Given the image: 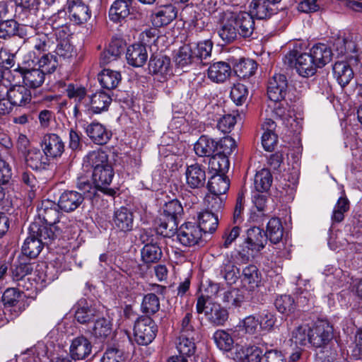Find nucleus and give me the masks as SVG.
Listing matches in <instances>:
<instances>
[{"instance_id": "nucleus-14", "label": "nucleus", "mask_w": 362, "mask_h": 362, "mask_svg": "<svg viewBox=\"0 0 362 362\" xmlns=\"http://www.w3.org/2000/svg\"><path fill=\"white\" fill-rule=\"evenodd\" d=\"M47 355L46 345L39 342L24 354L23 358L25 362H46V360L48 359ZM49 362H73V361L66 355L52 358Z\"/></svg>"}, {"instance_id": "nucleus-40", "label": "nucleus", "mask_w": 362, "mask_h": 362, "mask_svg": "<svg viewBox=\"0 0 362 362\" xmlns=\"http://www.w3.org/2000/svg\"><path fill=\"white\" fill-rule=\"evenodd\" d=\"M230 332L232 329H218L214 332L213 338L216 346L220 350L229 351L233 347L234 341Z\"/></svg>"}, {"instance_id": "nucleus-7", "label": "nucleus", "mask_w": 362, "mask_h": 362, "mask_svg": "<svg viewBox=\"0 0 362 362\" xmlns=\"http://www.w3.org/2000/svg\"><path fill=\"white\" fill-rule=\"evenodd\" d=\"M310 344L312 346L316 348H324L333 339V327L327 320H318L310 327Z\"/></svg>"}, {"instance_id": "nucleus-57", "label": "nucleus", "mask_w": 362, "mask_h": 362, "mask_svg": "<svg viewBox=\"0 0 362 362\" xmlns=\"http://www.w3.org/2000/svg\"><path fill=\"white\" fill-rule=\"evenodd\" d=\"M277 310L284 315H288L293 313L296 309V304L293 298L288 295L278 296L274 303Z\"/></svg>"}, {"instance_id": "nucleus-3", "label": "nucleus", "mask_w": 362, "mask_h": 362, "mask_svg": "<svg viewBox=\"0 0 362 362\" xmlns=\"http://www.w3.org/2000/svg\"><path fill=\"white\" fill-rule=\"evenodd\" d=\"M65 268L63 257L56 259L49 264L40 263L36 265L33 273L29 274L28 281L34 282L33 287L35 289L45 287L47 284H50L54 279L58 278L60 272Z\"/></svg>"}, {"instance_id": "nucleus-58", "label": "nucleus", "mask_w": 362, "mask_h": 362, "mask_svg": "<svg viewBox=\"0 0 362 362\" xmlns=\"http://www.w3.org/2000/svg\"><path fill=\"white\" fill-rule=\"evenodd\" d=\"M31 62L32 64L37 62L40 71H43L45 74V73L54 72L57 66V62L55 57L49 53L42 54L40 59H36V60L33 59Z\"/></svg>"}, {"instance_id": "nucleus-23", "label": "nucleus", "mask_w": 362, "mask_h": 362, "mask_svg": "<svg viewBox=\"0 0 362 362\" xmlns=\"http://www.w3.org/2000/svg\"><path fill=\"white\" fill-rule=\"evenodd\" d=\"M267 241L265 233L259 227H252L247 230L245 243L248 250L260 251L264 247Z\"/></svg>"}, {"instance_id": "nucleus-2", "label": "nucleus", "mask_w": 362, "mask_h": 362, "mask_svg": "<svg viewBox=\"0 0 362 362\" xmlns=\"http://www.w3.org/2000/svg\"><path fill=\"white\" fill-rule=\"evenodd\" d=\"M83 167L93 169L92 177L95 187L107 194L114 195L115 190L107 187L114 177L107 153L103 151H93L83 158Z\"/></svg>"}, {"instance_id": "nucleus-61", "label": "nucleus", "mask_w": 362, "mask_h": 362, "mask_svg": "<svg viewBox=\"0 0 362 362\" xmlns=\"http://www.w3.org/2000/svg\"><path fill=\"white\" fill-rule=\"evenodd\" d=\"M34 49L40 54L49 51L52 45V41L47 34L39 33L31 39Z\"/></svg>"}, {"instance_id": "nucleus-11", "label": "nucleus", "mask_w": 362, "mask_h": 362, "mask_svg": "<svg viewBox=\"0 0 362 362\" xmlns=\"http://www.w3.org/2000/svg\"><path fill=\"white\" fill-rule=\"evenodd\" d=\"M40 146L43 153L49 159L60 158L65 150L62 139L53 133L45 134L41 139Z\"/></svg>"}, {"instance_id": "nucleus-63", "label": "nucleus", "mask_w": 362, "mask_h": 362, "mask_svg": "<svg viewBox=\"0 0 362 362\" xmlns=\"http://www.w3.org/2000/svg\"><path fill=\"white\" fill-rule=\"evenodd\" d=\"M248 95V90L244 84L238 83L231 88L230 98L232 100L238 105H243Z\"/></svg>"}, {"instance_id": "nucleus-59", "label": "nucleus", "mask_w": 362, "mask_h": 362, "mask_svg": "<svg viewBox=\"0 0 362 362\" xmlns=\"http://www.w3.org/2000/svg\"><path fill=\"white\" fill-rule=\"evenodd\" d=\"M244 300L243 292L240 289L235 288H232L225 291L223 296V302L235 307H240Z\"/></svg>"}, {"instance_id": "nucleus-22", "label": "nucleus", "mask_w": 362, "mask_h": 362, "mask_svg": "<svg viewBox=\"0 0 362 362\" xmlns=\"http://www.w3.org/2000/svg\"><path fill=\"white\" fill-rule=\"evenodd\" d=\"M262 351L257 346H236L234 359L238 362H260Z\"/></svg>"}, {"instance_id": "nucleus-60", "label": "nucleus", "mask_w": 362, "mask_h": 362, "mask_svg": "<svg viewBox=\"0 0 362 362\" xmlns=\"http://www.w3.org/2000/svg\"><path fill=\"white\" fill-rule=\"evenodd\" d=\"M28 269L25 265L16 267L12 271V279L14 281L18 282V286L26 290L32 289L33 283L30 284V286L26 285L27 278H29V274L27 273Z\"/></svg>"}, {"instance_id": "nucleus-52", "label": "nucleus", "mask_w": 362, "mask_h": 362, "mask_svg": "<svg viewBox=\"0 0 362 362\" xmlns=\"http://www.w3.org/2000/svg\"><path fill=\"white\" fill-rule=\"evenodd\" d=\"M272 177L269 170L263 168L258 171L254 180V185L257 192L267 191L272 185Z\"/></svg>"}, {"instance_id": "nucleus-64", "label": "nucleus", "mask_w": 362, "mask_h": 362, "mask_svg": "<svg viewBox=\"0 0 362 362\" xmlns=\"http://www.w3.org/2000/svg\"><path fill=\"white\" fill-rule=\"evenodd\" d=\"M18 24L14 20H6L0 22V37L7 39L16 35Z\"/></svg>"}, {"instance_id": "nucleus-44", "label": "nucleus", "mask_w": 362, "mask_h": 362, "mask_svg": "<svg viewBox=\"0 0 362 362\" xmlns=\"http://www.w3.org/2000/svg\"><path fill=\"white\" fill-rule=\"evenodd\" d=\"M130 13L129 3L124 0H117L109 10L110 19L118 22L127 17Z\"/></svg>"}, {"instance_id": "nucleus-9", "label": "nucleus", "mask_w": 362, "mask_h": 362, "mask_svg": "<svg viewBox=\"0 0 362 362\" xmlns=\"http://www.w3.org/2000/svg\"><path fill=\"white\" fill-rule=\"evenodd\" d=\"M134 220L133 212L129 209L122 206L114 211L111 224L117 233L125 235L133 230Z\"/></svg>"}, {"instance_id": "nucleus-37", "label": "nucleus", "mask_w": 362, "mask_h": 362, "mask_svg": "<svg viewBox=\"0 0 362 362\" xmlns=\"http://www.w3.org/2000/svg\"><path fill=\"white\" fill-rule=\"evenodd\" d=\"M229 187L228 178L222 174H214L210 177L207 184L209 192L214 194L225 195Z\"/></svg>"}, {"instance_id": "nucleus-30", "label": "nucleus", "mask_w": 362, "mask_h": 362, "mask_svg": "<svg viewBox=\"0 0 362 362\" xmlns=\"http://www.w3.org/2000/svg\"><path fill=\"white\" fill-rule=\"evenodd\" d=\"M25 162L27 165L33 170L45 169L49 163V158L37 148L28 151Z\"/></svg>"}, {"instance_id": "nucleus-45", "label": "nucleus", "mask_w": 362, "mask_h": 362, "mask_svg": "<svg viewBox=\"0 0 362 362\" xmlns=\"http://www.w3.org/2000/svg\"><path fill=\"white\" fill-rule=\"evenodd\" d=\"M265 234L272 243H279L284 234V228L281 220L278 218H271L267 223Z\"/></svg>"}, {"instance_id": "nucleus-19", "label": "nucleus", "mask_w": 362, "mask_h": 362, "mask_svg": "<svg viewBox=\"0 0 362 362\" xmlns=\"http://www.w3.org/2000/svg\"><path fill=\"white\" fill-rule=\"evenodd\" d=\"M68 12L71 21L78 25L86 22L91 16L89 6L81 1H69Z\"/></svg>"}, {"instance_id": "nucleus-51", "label": "nucleus", "mask_w": 362, "mask_h": 362, "mask_svg": "<svg viewBox=\"0 0 362 362\" xmlns=\"http://www.w3.org/2000/svg\"><path fill=\"white\" fill-rule=\"evenodd\" d=\"M25 298V295L23 291L15 288H7L2 296V301L4 305L8 306H21Z\"/></svg>"}, {"instance_id": "nucleus-55", "label": "nucleus", "mask_w": 362, "mask_h": 362, "mask_svg": "<svg viewBox=\"0 0 362 362\" xmlns=\"http://www.w3.org/2000/svg\"><path fill=\"white\" fill-rule=\"evenodd\" d=\"M177 349L183 356H192L195 353L196 346L192 335L180 334Z\"/></svg>"}, {"instance_id": "nucleus-18", "label": "nucleus", "mask_w": 362, "mask_h": 362, "mask_svg": "<svg viewBox=\"0 0 362 362\" xmlns=\"http://www.w3.org/2000/svg\"><path fill=\"white\" fill-rule=\"evenodd\" d=\"M241 282L246 289L254 291L262 286V274L255 265L247 266L243 269Z\"/></svg>"}, {"instance_id": "nucleus-31", "label": "nucleus", "mask_w": 362, "mask_h": 362, "mask_svg": "<svg viewBox=\"0 0 362 362\" xmlns=\"http://www.w3.org/2000/svg\"><path fill=\"white\" fill-rule=\"evenodd\" d=\"M333 74L341 87L346 86L354 78V71L348 62H337L333 66Z\"/></svg>"}, {"instance_id": "nucleus-54", "label": "nucleus", "mask_w": 362, "mask_h": 362, "mask_svg": "<svg viewBox=\"0 0 362 362\" xmlns=\"http://www.w3.org/2000/svg\"><path fill=\"white\" fill-rule=\"evenodd\" d=\"M310 327L308 325H301L296 327L291 334V341L296 346H306L310 344Z\"/></svg>"}, {"instance_id": "nucleus-10", "label": "nucleus", "mask_w": 362, "mask_h": 362, "mask_svg": "<svg viewBox=\"0 0 362 362\" xmlns=\"http://www.w3.org/2000/svg\"><path fill=\"white\" fill-rule=\"evenodd\" d=\"M183 212V208L180 202L177 199H173L165 203L163 207V213L165 217L168 218V223H162L160 226L161 233L165 236H170L171 231L177 228V218L181 216Z\"/></svg>"}, {"instance_id": "nucleus-49", "label": "nucleus", "mask_w": 362, "mask_h": 362, "mask_svg": "<svg viewBox=\"0 0 362 362\" xmlns=\"http://www.w3.org/2000/svg\"><path fill=\"white\" fill-rule=\"evenodd\" d=\"M142 260L147 264L158 262L162 256V251L156 243L146 244L141 251Z\"/></svg>"}, {"instance_id": "nucleus-39", "label": "nucleus", "mask_w": 362, "mask_h": 362, "mask_svg": "<svg viewBox=\"0 0 362 362\" xmlns=\"http://www.w3.org/2000/svg\"><path fill=\"white\" fill-rule=\"evenodd\" d=\"M98 317L95 308L90 306L87 302L80 301L75 312V318L80 323H88Z\"/></svg>"}, {"instance_id": "nucleus-50", "label": "nucleus", "mask_w": 362, "mask_h": 362, "mask_svg": "<svg viewBox=\"0 0 362 362\" xmlns=\"http://www.w3.org/2000/svg\"><path fill=\"white\" fill-rule=\"evenodd\" d=\"M272 4L267 0H253L250 4V8L257 18L264 19L271 16L273 10Z\"/></svg>"}, {"instance_id": "nucleus-12", "label": "nucleus", "mask_w": 362, "mask_h": 362, "mask_svg": "<svg viewBox=\"0 0 362 362\" xmlns=\"http://www.w3.org/2000/svg\"><path fill=\"white\" fill-rule=\"evenodd\" d=\"M202 236L201 229L193 223L182 224L177 231V239L184 246L191 247L199 243Z\"/></svg>"}, {"instance_id": "nucleus-24", "label": "nucleus", "mask_w": 362, "mask_h": 362, "mask_svg": "<svg viewBox=\"0 0 362 362\" xmlns=\"http://www.w3.org/2000/svg\"><path fill=\"white\" fill-rule=\"evenodd\" d=\"M230 66L223 62H218L209 66L207 76L213 82L221 83L226 81L230 76Z\"/></svg>"}, {"instance_id": "nucleus-1", "label": "nucleus", "mask_w": 362, "mask_h": 362, "mask_svg": "<svg viewBox=\"0 0 362 362\" xmlns=\"http://www.w3.org/2000/svg\"><path fill=\"white\" fill-rule=\"evenodd\" d=\"M222 26L218 30L220 37L227 43L236 39L238 35L250 37L255 29V21L251 13L226 10L221 13Z\"/></svg>"}, {"instance_id": "nucleus-25", "label": "nucleus", "mask_w": 362, "mask_h": 362, "mask_svg": "<svg viewBox=\"0 0 362 362\" xmlns=\"http://www.w3.org/2000/svg\"><path fill=\"white\" fill-rule=\"evenodd\" d=\"M86 132L89 138L99 145H103L108 142L111 138V132L100 123L92 122L88 124Z\"/></svg>"}, {"instance_id": "nucleus-33", "label": "nucleus", "mask_w": 362, "mask_h": 362, "mask_svg": "<svg viewBox=\"0 0 362 362\" xmlns=\"http://www.w3.org/2000/svg\"><path fill=\"white\" fill-rule=\"evenodd\" d=\"M195 153L200 157H209L218 150L217 141L207 136H202L194 144Z\"/></svg>"}, {"instance_id": "nucleus-56", "label": "nucleus", "mask_w": 362, "mask_h": 362, "mask_svg": "<svg viewBox=\"0 0 362 362\" xmlns=\"http://www.w3.org/2000/svg\"><path fill=\"white\" fill-rule=\"evenodd\" d=\"M221 274L228 284L237 281L239 277V269L229 258L225 259L221 269Z\"/></svg>"}, {"instance_id": "nucleus-16", "label": "nucleus", "mask_w": 362, "mask_h": 362, "mask_svg": "<svg viewBox=\"0 0 362 362\" xmlns=\"http://www.w3.org/2000/svg\"><path fill=\"white\" fill-rule=\"evenodd\" d=\"M4 91L14 107H24L32 99L31 91L25 86L14 85L8 88L4 87Z\"/></svg>"}, {"instance_id": "nucleus-35", "label": "nucleus", "mask_w": 362, "mask_h": 362, "mask_svg": "<svg viewBox=\"0 0 362 362\" xmlns=\"http://www.w3.org/2000/svg\"><path fill=\"white\" fill-rule=\"evenodd\" d=\"M198 227L202 233H214L218 227V219L217 215L209 211L200 212L198 215Z\"/></svg>"}, {"instance_id": "nucleus-34", "label": "nucleus", "mask_w": 362, "mask_h": 362, "mask_svg": "<svg viewBox=\"0 0 362 362\" xmlns=\"http://www.w3.org/2000/svg\"><path fill=\"white\" fill-rule=\"evenodd\" d=\"M324 273L327 276V281L336 287H343L349 282V274L340 268L327 266Z\"/></svg>"}, {"instance_id": "nucleus-15", "label": "nucleus", "mask_w": 362, "mask_h": 362, "mask_svg": "<svg viewBox=\"0 0 362 362\" xmlns=\"http://www.w3.org/2000/svg\"><path fill=\"white\" fill-rule=\"evenodd\" d=\"M184 175L186 185L191 189L201 188L205 184V170L198 163L187 165Z\"/></svg>"}, {"instance_id": "nucleus-62", "label": "nucleus", "mask_w": 362, "mask_h": 362, "mask_svg": "<svg viewBox=\"0 0 362 362\" xmlns=\"http://www.w3.org/2000/svg\"><path fill=\"white\" fill-rule=\"evenodd\" d=\"M160 308V302L154 293L146 294L141 303L142 311L146 314H154Z\"/></svg>"}, {"instance_id": "nucleus-13", "label": "nucleus", "mask_w": 362, "mask_h": 362, "mask_svg": "<svg viewBox=\"0 0 362 362\" xmlns=\"http://www.w3.org/2000/svg\"><path fill=\"white\" fill-rule=\"evenodd\" d=\"M177 9L172 4L160 6L150 16L154 28H161L170 24L177 17Z\"/></svg>"}, {"instance_id": "nucleus-4", "label": "nucleus", "mask_w": 362, "mask_h": 362, "mask_svg": "<svg viewBox=\"0 0 362 362\" xmlns=\"http://www.w3.org/2000/svg\"><path fill=\"white\" fill-rule=\"evenodd\" d=\"M198 313H204L206 319L216 326L223 325L228 318V310L220 304L209 300L208 298L202 296L197 302Z\"/></svg>"}, {"instance_id": "nucleus-53", "label": "nucleus", "mask_w": 362, "mask_h": 362, "mask_svg": "<svg viewBox=\"0 0 362 362\" xmlns=\"http://www.w3.org/2000/svg\"><path fill=\"white\" fill-rule=\"evenodd\" d=\"M177 66L183 68L192 63H197L190 45H185L181 47L175 57Z\"/></svg>"}, {"instance_id": "nucleus-21", "label": "nucleus", "mask_w": 362, "mask_h": 362, "mask_svg": "<svg viewBox=\"0 0 362 362\" xmlns=\"http://www.w3.org/2000/svg\"><path fill=\"white\" fill-rule=\"evenodd\" d=\"M149 71L163 78L173 74L170 59L166 56L158 55L151 58L148 64Z\"/></svg>"}, {"instance_id": "nucleus-47", "label": "nucleus", "mask_w": 362, "mask_h": 362, "mask_svg": "<svg viewBox=\"0 0 362 362\" xmlns=\"http://www.w3.org/2000/svg\"><path fill=\"white\" fill-rule=\"evenodd\" d=\"M257 69V64L251 59H243L238 62L235 67V72L240 78H248L252 76Z\"/></svg>"}, {"instance_id": "nucleus-38", "label": "nucleus", "mask_w": 362, "mask_h": 362, "mask_svg": "<svg viewBox=\"0 0 362 362\" xmlns=\"http://www.w3.org/2000/svg\"><path fill=\"white\" fill-rule=\"evenodd\" d=\"M88 332L97 339H105L112 332V324L109 320L100 317L97 319L93 326L88 328Z\"/></svg>"}, {"instance_id": "nucleus-27", "label": "nucleus", "mask_w": 362, "mask_h": 362, "mask_svg": "<svg viewBox=\"0 0 362 362\" xmlns=\"http://www.w3.org/2000/svg\"><path fill=\"white\" fill-rule=\"evenodd\" d=\"M52 228H59L60 226H52L40 224V222L35 221L32 223L29 226V231L30 234L33 235L37 239H40V242L44 244H48L52 240H53L57 235L52 230Z\"/></svg>"}, {"instance_id": "nucleus-5", "label": "nucleus", "mask_w": 362, "mask_h": 362, "mask_svg": "<svg viewBox=\"0 0 362 362\" xmlns=\"http://www.w3.org/2000/svg\"><path fill=\"white\" fill-rule=\"evenodd\" d=\"M285 62L293 66L303 77L313 76L317 69L310 53H300L296 49L291 50L285 56Z\"/></svg>"}, {"instance_id": "nucleus-28", "label": "nucleus", "mask_w": 362, "mask_h": 362, "mask_svg": "<svg viewBox=\"0 0 362 362\" xmlns=\"http://www.w3.org/2000/svg\"><path fill=\"white\" fill-rule=\"evenodd\" d=\"M19 71L25 86L35 88L40 87L45 81V74L40 69H28L26 66H20Z\"/></svg>"}, {"instance_id": "nucleus-41", "label": "nucleus", "mask_w": 362, "mask_h": 362, "mask_svg": "<svg viewBox=\"0 0 362 362\" xmlns=\"http://www.w3.org/2000/svg\"><path fill=\"white\" fill-rule=\"evenodd\" d=\"M98 81L104 88H115L121 81L119 72L111 69H104L98 76Z\"/></svg>"}, {"instance_id": "nucleus-46", "label": "nucleus", "mask_w": 362, "mask_h": 362, "mask_svg": "<svg viewBox=\"0 0 362 362\" xmlns=\"http://www.w3.org/2000/svg\"><path fill=\"white\" fill-rule=\"evenodd\" d=\"M229 160L225 155L216 153L211 156L209 162V170L214 174L224 175L229 169Z\"/></svg>"}, {"instance_id": "nucleus-32", "label": "nucleus", "mask_w": 362, "mask_h": 362, "mask_svg": "<svg viewBox=\"0 0 362 362\" xmlns=\"http://www.w3.org/2000/svg\"><path fill=\"white\" fill-rule=\"evenodd\" d=\"M310 54L317 68H322L331 61V49L325 44H316L310 51Z\"/></svg>"}, {"instance_id": "nucleus-42", "label": "nucleus", "mask_w": 362, "mask_h": 362, "mask_svg": "<svg viewBox=\"0 0 362 362\" xmlns=\"http://www.w3.org/2000/svg\"><path fill=\"white\" fill-rule=\"evenodd\" d=\"M42 247L43 245L40 242V239H37L29 231V235L25 240L22 246L23 254L30 258H35L40 254Z\"/></svg>"}, {"instance_id": "nucleus-8", "label": "nucleus", "mask_w": 362, "mask_h": 362, "mask_svg": "<svg viewBox=\"0 0 362 362\" xmlns=\"http://www.w3.org/2000/svg\"><path fill=\"white\" fill-rule=\"evenodd\" d=\"M266 112L267 115H271V116L276 119H281L286 127L291 129L293 124L296 123L294 110L283 99L280 100H270Z\"/></svg>"}, {"instance_id": "nucleus-20", "label": "nucleus", "mask_w": 362, "mask_h": 362, "mask_svg": "<svg viewBox=\"0 0 362 362\" xmlns=\"http://www.w3.org/2000/svg\"><path fill=\"white\" fill-rule=\"evenodd\" d=\"M126 58L129 65L135 67L142 66L148 59L146 46L140 43L129 46L126 52Z\"/></svg>"}, {"instance_id": "nucleus-29", "label": "nucleus", "mask_w": 362, "mask_h": 362, "mask_svg": "<svg viewBox=\"0 0 362 362\" xmlns=\"http://www.w3.org/2000/svg\"><path fill=\"white\" fill-rule=\"evenodd\" d=\"M91 344L84 337H78L72 340L70 346V354L74 360H82L91 351Z\"/></svg>"}, {"instance_id": "nucleus-17", "label": "nucleus", "mask_w": 362, "mask_h": 362, "mask_svg": "<svg viewBox=\"0 0 362 362\" xmlns=\"http://www.w3.org/2000/svg\"><path fill=\"white\" fill-rule=\"evenodd\" d=\"M287 88L286 78L284 75L276 74L269 80L267 87V95L269 100L284 99Z\"/></svg>"}, {"instance_id": "nucleus-48", "label": "nucleus", "mask_w": 362, "mask_h": 362, "mask_svg": "<svg viewBox=\"0 0 362 362\" xmlns=\"http://www.w3.org/2000/svg\"><path fill=\"white\" fill-rule=\"evenodd\" d=\"M55 53L61 60L65 62H71L77 56L76 49L69 40H65L58 43L55 49Z\"/></svg>"}, {"instance_id": "nucleus-26", "label": "nucleus", "mask_w": 362, "mask_h": 362, "mask_svg": "<svg viewBox=\"0 0 362 362\" xmlns=\"http://www.w3.org/2000/svg\"><path fill=\"white\" fill-rule=\"evenodd\" d=\"M83 197L76 191L63 192L58 201V207L65 212H71L76 209L83 202Z\"/></svg>"}, {"instance_id": "nucleus-43", "label": "nucleus", "mask_w": 362, "mask_h": 362, "mask_svg": "<svg viewBox=\"0 0 362 362\" xmlns=\"http://www.w3.org/2000/svg\"><path fill=\"white\" fill-rule=\"evenodd\" d=\"M197 62H202L211 57L213 42L209 40L189 44Z\"/></svg>"}, {"instance_id": "nucleus-6", "label": "nucleus", "mask_w": 362, "mask_h": 362, "mask_svg": "<svg viewBox=\"0 0 362 362\" xmlns=\"http://www.w3.org/2000/svg\"><path fill=\"white\" fill-rule=\"evenodd\" d=\"M158 327L154 321L148 317L139 318L134 327V337L139 345L146 346L155 339Z\"/></svg>"}, {"instance_id": "nucleus-36", "label": "nucleus", "mask_w": 362, "mask_h": 362, "mask_svg": "<svg viewBox=\"0 0 362 362\" xmlns=\"http://www.w3.org/2000/svg\"><path fill=\"white\" fill-rule=\"evenodd\" d=\"M89 101L90 105L88 106L89 112L98 114L107 110L112 99L106 93L98 92L92 95Z\"/></svg>"}]
</instances>
